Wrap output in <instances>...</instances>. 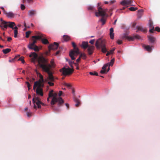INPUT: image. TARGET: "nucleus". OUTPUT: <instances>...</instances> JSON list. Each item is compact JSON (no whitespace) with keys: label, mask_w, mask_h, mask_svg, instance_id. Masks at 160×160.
<instances>
[{"label":"nucleus","mask_w":160,"mask_h":160,"mask_svg":"<svg viewBox=\"0 0 160 160\" xmlns=\"http://www.w3.org/2000/svg\"><path fill=\"white\" fill-rule=\"evenodd\" d=\"M38 64L39 67L41 68L43 71L48 74V76L45 79V81L51 86L54 85L53 82L55 79L52 75V72L50 70L51 65L48 63V61L43 57H40L38 60Z\"/></svg>","instance_id":"f257e3e1"},{"label":"nucleus","mask_w":160,"mask_h":160,"mask_svg":"<svg viewBox=\"0 0 160 160\" xmlns=\"http://www.w3.org/2000/svg\"><path fill=\"white\" fill-rule=\"evenodd\" d=\"M37 36H34L32 37V42H30L28 46V48H32L31 46L36 45L35 44L37 42V40L41 39L42 38L44 37V34L40 32L37 33Z\"/></svg>","instance_id":"f03ea898"},{"label":"nucleus","mask_w":160,"mask_h":160,"mask_svg":"<svg viewBox=\"0 0 160 160\" xmlns=\"http://www.w3.org/2000/svg\"><path fill=\"white\" fill-rule=\"evenodd\" d=\"M53 98L51 102V104L52 106V107H53V105L56 102H58V106H60L64 102V100L61 97L57 98V93H53Z\"/></svg>","instance_id":"7ed1b4c3"},{"label":"nucleus","mask_w":160,"mask_h":160,"mask_svg":"<svg viewBox=\"0 0 160 160\" xmlns=\"http://www.w3.org/2000/svg\"><path fill=\"white\" fill-rule=\"evenodd\" d=\"M72 45L74 48V50H71L69 52V55L71 57V59L72 60H74L75 59L74 56L80 54L79 52V50L78 48L76 47V45L75 43L74 42H72Z\"/></svg>","instance_id":"20e7f679"},{"label":"nucleus","mask_w":160,"mask_h":160,"mask_svg":"<svg viewBox=\"0 0 160 160\" xmlns=\"http://www.w3.org/2000/svg\"><path fill=\"white\" fill-rule=\"evenodd\" d=\"M98 11L95 12V14L96 17H98L101 16L102 17H104L106 15V12H107L108 9H103L101 7L99 6V3H98Z\"/></svg>","instance_id":"39448f33"},{"label":"nucleus","mask_w":160,"mask_h":160,"mask_svg":"<svg viewBox=\"0 0 160 160\" xmlns=\"http://www.w3.org/2000/svg\"><path fill=\"white\" fill-rule=\"evenodd\" d=\"M122 38L123 39H127L129 41H133L135 38L140 39L141 37L138 35H136L133 37H130L127 35L126 34H124L122 37Z\"/></svg>","instance_id":"423d86ee"},{"label":"nucleus","mask_w":160,"mask_h":160,"mask_svg":"<svg viewBox=\"0 0 160 160\" xmlns=\"http://www.w3.org/2000/svg\"><path fill=\"white\" fill-rule=\"evenodd\" d=\"M105 41L104 40H102L101 38H99L96 42L95 46L97 48L100 49L102 48L105 47Z\"/></svg>","instance_id":"0eeeda50"},{"label":"nucleus","mask_w":160,"mask_h":160,"mask_svg":"<svg viewBox=\"0 0 160 160\" xmlns=\"http://www.w3.org/2000/svg\"><path fill=\"white\" fill-rule=\"evenodd\" d=\"M60 71L64 75H68L71 74L73 72V69L70 68H63L60 70Z\"/></svg>","instance_id":"6e6552de"},{"label":"nucleus","mask_w":160,"mask_h":160,"mask_svg":"<svg viewBox=\"0 0 160 160\" xmlns=\"http://www.w3.org/2000/svg\"><path fill=\"white\" fill-rule=\"evenodd\" d=\"M32 102L34 103H36L39 108H41V105H44V104L40 101L39 98L38 97L35 96L32 99Z\"/></svg>","instance_id":"1a4fd4ad"},{"label":"nucleus","mask_w":160,"mask_h":160,"mask_svg":"<svg viewBox=\"0 0 160 160\" xmlns=\"http://www.w3.org/2000/svg\"><path fill=\"white\" fill-rule=\"evenodd\" d=\"M133 2V0H123L121 2L120 4L123 6L128 5L135 6V5L132 4Z\"/></svg>","instance_id":"9d476101"},{"label":"nucleus","mask_w":160,"mask_h":160,"mask_svg":"<svg viewBox=\"0 0 160 160\" xmlns=\"http://www.w3.org/2000/svg\"><path fill=\"white\" fill-rule=\"evenodd\" d=\"M59 45L57 42H54L53 44H50L48 46V53H50L51 50H56L57 49Z\"/></svg>","instance_id":"9b49d317"},{"label":"nucleus","mask_w":160,"mask_h":160,"mask_svg":"<svg viewBox=\"0 0 160 160\" xmlns=\"http://www.w3.org/2000/svg\"><path fill=\"white\" fill-rule=\"evenodd\" d=\"M148 24L149 28H150L149 30V32L150 33H153L154 30V27L153 26V22L151 20H149Z\"/></svg>","instance_id":"f8f14e48"},{"label":"nucleus","mask_w":160,"mask_h":160,"mask_svg":"<svg viewBox=\"0 0 160 160\" xmlns=\"http://www.w3.org/2000/svg\"><path fill=\"white\" fill-rule=\"evenodd\" d=\"M114 62V58H113L112 59L111 62H110L108 63L105 64L102 67V69H106V67L108 66H112L113 65Z\"/></svg>","instance_id":"ddd939ff"},{"label":"nucleus","mask_w":160,"mask_h":160,"mask_svg":"<svg viewBox=\"0 0 160 160\" xmlns=\"http://www.w3.org/2000/svg\"><path fill=\"white\" fill-rule=\"evenodd\" d=\"M88 49V53L89 55H91L92 54L93 49L94 48V47L93 46H89Z\"/></svg>","instance_id":"4468645a"},{"label":"nucleus","mask_w":160,"mask_h":160,"mask_svg":"<svg viewBox=\"0 0 160 160\" xmlns=\"http://www.w3.org/2000/svg\"><path fill=\"white\" fill-rule=\"evenodd\" d=\"M38 54L35 52H32L29 55L31 58L32 57V61H34L38 57Z\"/></svg>","instance_id":"2eb2a0df"},{"label":"nucleus","mask_w":160,"mask_h":160,"mask_svg":"<svg viewBox=\"0 0 160 160\" xmlns=\"http://www.w3.org/2000/svg\"><path fill=\"white\" fill-rule=\"evenodd\" d=\"M35 82H37V88L42 89V88L44 86L43 82H41L38 81H36Z\"/></svg>","instance_id":"dca6fc26"},{"label":"nucleus","mask_w":160,"mask_h":160,"mask_svg":"<svg viewBox=\"0 0 160 160\" xmlns=\"http://www.w3.org/2000/svg\"><path fill=\"white\" fill-rule=\"evenodd\" d=\"M110 36L111 39H114V34L113 33V29L112 28H111L110 29Z\"/></svg>","instance_id":"f3484780"},{"label":"nucleus","mask_w":160,"mask_h":160,"mask_svg":"<svg viewBox=\"0 0 160 160\" xmlns=\"http://www.w3.org/2000/svg\"><path fill=\"white\" fill-rule=\"evenodd\" d=\"M137 30L136 31L137 32H138L139 31H140L144 32H146V29L145 28H144L142 27L138 26L137 27Z\"/></svg>","instance_id":"a211bd4d"},{"label":"nucleus","mask_w":160,"mask_h":160,"mask_svg":"<svg viewBox=\"0 0 160 160\" xmlns=\"http://www.w3.org/2000/svg\"><path fill=\"white\" fill-rule=\"evenodd\" d=\"M36 93L38 95H39L41 96H43V93L42 92V89L37 88L36 91Z\"/></svg>","instance_id":"6ab92c4d"},{"label":"nucleus","mask_w":160,"mask_h":160,"mask_svg":"<svg viewBox=\"0 0 160 160\" xmlns=\"http://www.w3.org/2000/svg\"><path fill=\"white\" fill-rule=\"evenodd\" d=\"M44 37L42 38L41 39L42 42L44 44H48L49 43V42L47 39L45 38L46 37L45 36V35L44 34Z\"/></svg>","instance_id":"aec40b11"},{"label":"nucleus","mask_w":160,"mask_h":160,"mask_svg":"<svg viewBox=\"0 0 160 160\" xmlns=\"http://www.w3.org/2000/svg\"><path fill=\"white\" fill-rule=\"evenodd\" d=\"M5 15L7 17L9 18H13L15 15V14L12 12H7Z\"/></svg>","instance_id":"412c9836"},{"label":"nucleus","mask_w":160,"mask_h":160,"mask_svg":"<svg viewBox=\"0 0 160 160\" xmlns=\"http://www.w3.org/2000/svg\"><path fill=\"white\" fill-rule=\"evenodd\" d=\"M7 23L8 24V26L10 28H12V29H14L13 26L15 25V23L13 22H7Z\"/></svg>","instance_id":"4be33fe9"},{"label":"nucleus","mask_w":160,"mask_h":160,"mask_svg":"<svg viewBox=\"0 0 160 160\" xmlns=\"http://www.w3.org/2000/svg\"><path fill=\"white\" fill-rule=\"evenodd\" d=\"M89 46L88 44V43L87 42H82V43L81 46L84 49H86Z\"/></svg>","instance_id":"5701e85b"},{"label":"nucleus","mask_w":160,"mask_h":160,"mask_svg":"<svg viewBox=\"0 0 160 160\" xmlns=\"http://www.w3.org/2000/svg\"><path fill=\"white\" fill-rule=\"evenodd\" d=\"M28 15L30 16H32L35 15L36 13V11L35 10H29L28 12Z\"/></svg>","instance_id":"b1692460"},{"label":"nucleus","mask_w":160,"mask_h":160,"mask_svg":"<svg viewBox=\"0 0 160 160\" xmlns=\"http://www.w3.org/2000/svg\"><path fill=\"white\" fill-rule=\"evenodd\" d=\"M70 37L68 35L63 36V39L65 41L67 42L70 39Z\"/></svg>","instance_id":"393cba45"},{"label":"nucleus","mask_w":160,"mask_h":160,"mask_svg":"<svg viewBox=\"0 0 160 160\" xmlns=\"http://www.w3.org/2000/svg\"><path fill=\"white\" fill-rule=\"evenodd\" d=\"M74 101L76 103L75 106L77 107H78L79 104H80V100L77 98H75L74 99Z\"/></svg>","instance_id":"a878e982"},{"label":"nucleus","mask_w":160,"mask_h":160,"mask_svg":"<svg viewBox=\"0 0 160 160\" xmlns=\"http://www.w3.org/2000/svg\"><path fill=\"white\" fill-rule=\"evenodd\" d=\"M32 48H29L30 49L34 50L35 51H38L39 50V49L38 46L36 45H34L33 46H31Z\"/></svg>","instance_id":"bb28decb"},{"label":"nucleus","mask_w":160,"mask_h":160,"mask_svg":"<svg viewBox=\"0 0 160 160\" xmlns=\"http://www.w3.org/2000/svg\"><path fill=\"white\" fill-rule=\"evenodd\" d=\"M11 51V49L9 48H7L5 49H3L2 51V52L4 54H6L10 52Z\"/></svg>","instance_id":"cd10ccee"},{"label":"nucleus","mask_w":160,"mask_h":160,"mask_svg":"<svg viewBox=\"0 0 160 160\" xmlns=\"http://www.w3.org/2000/svg\"><path fill=\"white\" fill-rule=\"evenodd\" d=\"M144 48L149 52H151L152 50L151 48L149 45L145 46Z\"/></svg>","instance_id":"c85d7f7f"},{"label":"nucleus","mask_w":160,"mask_h":160,"mask_svg":"<svg viewBox=\"0 0 160 160\" xmlns=\"http://www.w3.org/2000/svg\"><path fill=\"white\" fill-rule=\"evenodd\" d=\"M38 75L40 78V79L38 81H40L41 82H44V80L43 76L40 73H38Z\"/></svg>","instance_id":"c756f323"},{"label":"nucleus","mask_w":160,"mask_h":160,"mask_svg":"<svg viewBox=\"0 0 160 160\" xmlns=\"http://www.w3.org/2000/svg\"><path fill=\"white\" fill-rule=\"evenodd\" d=\"M149 41L152 43L154 42L155 40V38L154 37H149Z\"/></svg>","instance_id":"7c9ffc66"},{"label":"nucleus","mask_w":160,"mask_h":160,"mask_svg":"<svg viewBox=\"0 0 160 160\" xmlns=\"http://www.w3.org/2000/svg\"><path fill=\"white\" fill-rule=\"evenodd\" d=\"M138 9L137 8H134L133 7H131L129 8V10L131 11H134Z\"/></svg>","instance_id":"2f4dec72"},{"label":"nucleus","mask_w":160,"mask_h":160,"mask_svg":"<svg viewBox=\"0 0 160 160\" xmlns=\"http://www.w3.org/2000/svg\"><path fill=\"white\" fill-rule=\"evenodd\" d=\"M80 57H81V58H82V59H86V54L84 53H81L80 54Z\"/></svg>","instance_id":"473e14b6"},{"label":"nucleus","mask_w":160,"mask_h":160,"mask_svg":"<svg viewBox=\"0 0 160 160\" xmlns=\"http://www.w3.org/2000/svg\"><path fill=\"white\" fill-rule=\"evenodd\" d=\"M100 21L102 22V25H104L106 22V20L104 18V17H102L101 19L100 20Z\"/></svg>","instance_id":"72a5a7b5"},{"label":"nucleus","mask_w":160,"mask_h":160,"mask_svg":"<svg viewBox=\"0 0 160 160\" xmlns=\"http://www.w3.org/2000/svg\"><path fill=\"white\" fill-rule=\"evenodd\" d=\"M31 32L30 31H28L26 32V37L27 38H28L29 37V36L30 34L31 33Z\"/></svg>","instance_id":"f704fd0d"},{"label":"nucleus","mask_w":160,"mask_h":160,"mask_svg":"<svg viewBox=\"0 0 160 160\" xmlns=\"http://www.w3.org/2000/svg\"><path fill=\"white\" fill-rule=\"evenodd\" d=\"M18 61H20L22 62V63H24L25 62L23 58V57H20L18 58Z\"/></svg>","instance_id":"c9c22d12"},{"label":"nucleus","mask_w":160,"mask_h":160,"mask_svg":"<svg viewBox=\"0 0 160 160\" xmlns=\"http://www.w3.org/2000/svg\"><path fill=\"white\" fill-rule=\"evenodd\" d=\"M89 74L90 75H91L98 76V74L96 72H94V73H93L92 72H89Z\"/></svg>","instance_id":"e433bc0d"},{"label":"nucleus","mask_w":160,"mask_h":160,"mask_svg":"<svg viewBox=\"0 0 160 160\" xmlns=\"http://www.w3.org/2000/svg\"><path fill=\"white\" fill-rule=\"evenodd\" d=\"M2 26H3V29H2L3 30H4V28L6 29L8 27V24H2Z\"/></svg>","instance_id":"4c0bfd02"},{"label":"nucleus","mask_w":160,"mask_h":160,"mask_svg":"<svg viewBox=\"0 0 160 160\" xmlns=\"http://www.w3.org/2000/svg\"><path fill=\"white\" fill-rule=\"evenodd\" d=\"M102 51L103 53H105L107 52V49L105 47L102 48Z\"/></svg>","instance_id":"58836bf2"},{"label":"nucleus","mask_w":160,"mask_h":160,"mask_svg":"<svg viewBox=\"0 0 160 160\" xmlns=\"http://www.w3.org/2000/svg\"><path fill=\"white\" fill-rule=\"evenodd\" d=\"M18 34V30H14V37L15 38L17 37Z\"/></svg>","instance_id":"ea45409f"},{"label":"nucleus","mask_w":160,"mask_h":160,"mask_svg":"<svg viewBox=\"0 0 160 160\" xmlns=\"http://www.w3.org/2000/svg\"><path fill=\"white\" fill-rule=\"evenodd\" d=\"M115 50V48H113L112 49L110 50V51L109 52L110 54H112L114 52V51Z\"/></svg>","instance_id":"a19ab883"},{"label":"nucleus","mask_w":160,"mask_h":160,"mask_svg":"<svg viewBox=\"0 0 160 160\" xmlns=\"http://www.w3.org/2000/svg\"><path fill=\"white\" fill-rule=\"evenodd\" d=\"M18 56H15V57H14V58H12L11 59H10L9 60V61L10 62H13L15 61V60H16V57H18Z\"/></svg>","instance_id":"79ce46f5"},{"label":"nucleus","mask_w":160,"mask_h":160,"mask_svg":"<svg viewBox=\"0 0 160 160\" xmlns=\"http://www.w3.org/2000/svg\"><path fill=\"white\" fill-rule=\"evenodd\" d=\"M88 10H94V8L92 6H89L88 7Z\"/></svg>","instance_id":"37998d69"},{"label":"nucleus","mask_w":160,"mask_h":160,"mask_svg":"<svg viewBox=\"0 0 160 160\" xmlns=\"http://www.w3.org/2000/svg\"><path fill=\"white\" fill-rule=\"evenodd\" d=\"M0 21L1 22V24L7 23V22L3 20L2 18L0 19Z\"/></svg>","instance_id":"c03bdc74"},{"label":"nucleus","mask_w":160,"mask_h":160,"mask_svg":"<svg viewBox=\"0 0 160 160\" xmlns=\"http://www.w3.org/2000/svg\"><path fill=\"white\" fill-rule=\"evenodd\" d=\"M154 30H155L158 32H160V28L158 27H156L154 29Z\"/></svg>","instance_id":"a18cd8bd"},{"label":"nucleus","mask_w":160,"mask_h":160,"mask_svg":"<svg viewBox=\"0 0 160 160\" xmlns=\"http://www.w3.org/2000/svg\"><path fill=\"white\" fill-rule=\"evenodd\" d=\"M25 8V6L22 4L21 5V8L22 10H23Z\"/></svg>","instance_id":"49530a36"},{"label":"nucleus","mask_w":160,"mask_h":160,"mask_svg":"<svg viewBox=\"0 0 160 160\" xmlns=\"http://www.w3.org/2000/svg\"><path fill=\"white\" fill-rule=\"evenodd\" d=\"M37 82H35L34 83V85H33V89L34 90H35L36 89V87L37 88Z\"/></svg>","instance_id":"de8ad7c7"},{"label":"nucleus","mask_w":160,"mask_h":160,"mask_svg":"<svg viewBox=\"0 0 160 160\" xmlns=\"http://www.w3.org/2000/svg\"><path fill=\"white\" fill-rule=\"evenodd\" d=\"M106 69H102V70L100 71V72L102 74H104L106 73V71L105 70Z\"/></svg>","instance_id":"09e8293b"},{"label":"nucleus","mask_w":160,"mask_h":160,"mask_svg":"<svg viewBox=\"0 0 160 160\" xmlns=\"http://www.w3.org/2000/svg\"><path fill=\"white\" fill-rule=\"evenodd\" d=\"M25 83L26 84H27L28 88H29V87H31V85L28 82H26Z\"/></svg>","instance_id":"8fccbe9b"},{"label":"nucleus","mask_w":160,"mask_h":160,"mask_svg":"<svg viewBox=\"0 0 160 160\" xmlns=\"http://www.w3.org/2000/svg\"><path fill=\"white\" fill-rule=\"evenodd\" d=\"M27 115L28 117H30L32 116V113L31 112H27Z\"/></svg>","instance_id":"3c124183"},{"label":"nucleus","mask_w":160,"mask_h":160,"mask_svg":"<svg viewBox=\"0 0 160 160\" xmlns=\"http://www.w3.org/2000/svg\"><path fill=\"white\" fill-rule=\"evenodd\" d=\"M0 8L3 10V11L4 13L5 14L7 12H6V11L5 10L4 8L3 7H1Z\"/></svg>","instance_id":"603ef678"},{"label":"nucleus","mask_w":160,"mask_h":160,"mask_svg":"<svg viewBox=\"0 0 160 160\" xmlns=\"http://www.w3.org/2000/svg\"><path fill=\"white\" fill-rule=\"evenodd\" d=\"M64 85L68 87H71L70 84L66 83H65Z\"/></svg>","instance_id":"864d4df0"},{"label":"nucleus","mask_w":160,"mask_h":160,"mask_svg":"<svg viewBox=\"0 0 160 160\" xmlns=\"http://www.w3.org/2000/svg\"><path fill=\"white\" fill-rule=\"evenodd\" d=\"M117 43L118 44H121L122 43V41L120 40H118L117 41Z\"/></svg>","instance_id":"5fc2aeb1"},{"label":"nucleus","mask_w":160,"mask_h":160,"mask_svg":"<svg viewBox=\"0 0 160 160\" xmlns=\"http://www.w3.org/2000/svg\"><path fill=\"white\" fill-rule=\"evenodd\" d=\"M74 64L76 66V69L77 70H78L79 69V68L78 66V64L77 63H74Z\"/></svg>","instance_id":"6e6d98bb"},{"label":"nucleus","mask_w":160,"mask_h":160,"mask_svg":"<svg viewBox=\"0 0 160 160\" xmlns=\"http://www.w3.org/2000/svg\"><path fill=\"white\" fill-rule=\"evenodd\" d=\"M74 62H69V65L72 68H73V67L72 66V64H73V63L74 64Z\"/></svg>","instance_id":"4d7b16f0"},{"label":"nucleus","mask_w":160,"mask_h":160,"mask_svg":"<svg viewBox=\"0 0 160 160\" xmlns=\"http://www.w3.org/2000/svg\"><path fill=\"white\" fill-rule=\"evenodd\" d=\"M94 39L92 40L89 41V43L92 44H93L94 43Z\"/></svg>","instance_id":"13d9d810"},{"label":"nucleus","mask_w":160,"mask_h":160,"mask_svg":"<svg viewBox=\"0 0 160 160\" xmlns=\"http://www.w3.org/2000/svg\"><path fill=\"white\" fill-rule=\"evenodd\" d=\"M53 93H51V92H50L49 93V97H53Z\"/></svg>","instance_id":"bf43d9fd"},{"label":"nucleus","mask_w":160,"mask_h":160,"mask_svg":"<svg viewBox=\"0 0 160 160\" xmlns=\"http://www.w3.org/2000/svg\"><path fill=\"white\" fill-rule=\"evenodd\" d=\"M35 80V79L34 78H32V79L29 80L30 82H32Z\"/></svg>","instance_id":"052dcab7"},{"label":"nucleus","mask_w":160,"mask_h":160,"mask_svg":"<svg viewBox=\"0 0 160 160\" xmlns=\"http://www.w3.org/2000/svg\"><path fill=\"white\" fill-rule=\"evenodd\" d=\"M62 91H60L58 93V96L59 97H60L62 95Z\"/></svg>","instance_id":"680f3d73"},{"label":"nucleus","mask_w":160,"mask_h":160,"mask_svg":"<svg viewBox=\"0 0 160 160\" xmlns=\"http://www.w3.org/2000/svg\"><path fill=\"white\" fill-rule=\"evenodd\" d=\"M12 40L11 37H8V38L7 41L8 42H10Z\"/></svg>","instance_id":"e2e57ef3"},{"label":"nucleus","mask_w":160,"mask_h":160,"mask_svg":"<svg viewBox=\"0 0 160 160\" xmlns=\"http://www.w3.org/2000/svg\"><path fill=\"white\" fill-rule=\"evenodd\" d=\"M81 57H80V56H79V57L78 58L77 60H76V61L77 62H79V61H80V59H81Z\"/></svg>","instance_id":"0e129e2a"},{"label":"nucleus","mask_w":160,"mask_h":160,"mask_svg":"<svg viewBox=\"0 0 160 160\" xmlns=\"http://www.w3.org/2000/svg\"><path fill=\"white\" fill-rule=\"evenodd\" d=\"M59 53H60V51H58L55 53V55H58L59 54Z\"/></svg>","instance_id":"69168bd1"},{"label":"nucleus","mask_w":160,"mask_h":160,"mask_svg":"<svg viewBox=\"0 0 160 160\" xmlns=\"http://www.w3.org/2000/svg\"><path fill=\"white\" fill-rule=\"evenodd\" d=\"M112 9H110L109 10V12L110 13V16H111V15H112V13H111V12H112Z\"/></svg>","instance_id":"338daca9"},{"label":"nucleus","mask_w":160,"mask_h":160,"mask_svg":"<svg viewBox=\"0 0 160 160\" xmlns=\"http://www.w3.org/2000/svg\"><path fill=\"white\" fill-rule=\"evenodd\" d=\"M65 105H66V107H67V108L68 109L69 108V104H68V103H66L65 104Z\"/></svg>","instance_id":"774afa93"}]
</instances>
